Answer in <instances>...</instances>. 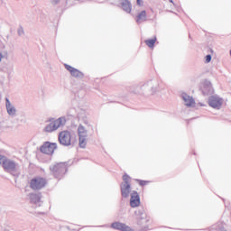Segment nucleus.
Instances as JSON below:
<instances>
[{"mask_svg": "<svg viewBox=\"0 0 231 231\" xmlns=\"http://www.w3.org/2000/svg\"><path fill=\"white\" fill-rule=\"evenodd\" d=\"M2 167L5 172H7V174H10L14 178H19L21 176V165L7 157L3 161Z\"/></svg>", "mask_w": 231, "mask_h": 231, "instance_id": "nucleus-1", "label": "nucleus"}, {"mask_svg": "<svg viewBox=\"0 0 231 231\" xmlns=\"http://www.w3.org/2000/svg\"><path fill=\"white\" fill-rule=\"evenodd\" d=\"M46 122H50V124L46 125L44 127V133H53L57 131L59 127H64V125H66V117H59L58 119L51 117Z\"/></svg>", "mask_w": 231, "mask_h": 231, "instance_id": "nucleus-2", "label": "nucleus"}, {"mask_svg": "<svg viewBox=\"0 0 231 231\" xmlns=\"http://www.w3.org/2000/svg\"><path fill=\"white\" fill-rule=\"evenodd\" d=\"M51 174L57 180H60L66 172H68V166L66 162H58L50 166Z\"/></svg>", "mask_w": 231, "mask_h": 231, "instance_id": "nucleus-3", "label": "nucleus"}, {"mask_svg": "<svg viewBox=\"0 0 231 231\" xmlns=\"http://www.w3.org/2000/svg\"><path fill=\"white\" fill-rule=\"evenodd\" d=\"M129 180H131V177L127 173H125L123 175V182L120 184L122 198H129V194H131V182Z\"/></svg>", "mask_w": 231, "mask_h": 231, "instance_id": "nucleus-4", "label": "nucleus"}, {"mask_svg": "<svg viewBox=\"0 0 231 231\" xmlns=\"http://www.w3.org/2000/svg\"><path fill=\"white\" fill-rule=\"evenodd\" d=\"M48 181L46 179L41 176L34 177L30 181V189L32 190H42V189H44L46 187Z\"/></svg>", "mask_w": 231, "mask_h": 231, "instance_id": "nucleus-5", "label": "nucleus"}, {"mask_svg": "<svg viewBox=\"0 0 231 231\" xmlns=\"http://www.w3.org/2000/svg\"><path fill=\"white\" fill-rule=\"evenodd\" d=\"M140 88L141 91H143L144 93H152V95H154V93L158 91V80L151 79L141 86Z\"/></svg>", "mask_w": 231, "mask_h": 231, "instance_id": "nucleus-6", "label": "nucleus"}, {"mask_svg": "<svg viewBox=\"0 0 231 231\" xmlns=\"http://www.w3.org/2000/svg\"><path fill=\"white\" fill-rule=\"evenodd\" d=\"M58 140L63 147H69L71 145V132L64 130L59 133Z\"/></svg>", "mask_w": 231, "mask_h": 231, "instance_id": "nucleus-7", "label": "nucleus"}, {"mask_svg": "<svg viewBox=\"0 0 231 231\" xmlns=\"http://www.w3.org/2000/svg\"><path fill=\"white\" fill-rule=\"evenodd\" d=\"M55 149H57V143H51L50 141L44 142L43 145L40 147L42 154H48L49 156L55 152Z\"/></svg>", "mask_w": 231, "mask_h": 231, "instance_id": "nucleus-8", "label": "nucleus"}, {"mask_svg": "<svg viewBox=\"0 0 231 231\" xmlns=\"http://www.w3.org/2000/svg\"><path fill=\"white\" fill-rule=\"evenodd\" d=\"M208 106L213 109H221V106H223V98L219 96H210L208 97Z\"/></svg>", "mask_w": 231, "mask_h": 231, "instance_id": "nucleus-9", "label": "nucleus"}, {"mask_svg": "<svg viewBox=\"0 0 231 231\" xmlns=\"http://www.w3.org/2000/svg\"><path fill=\"white\" fill-rule=\"evenodd\" d=\"M113 230H119V231H134V229L131 228V226H126L125 223L122 222H113L110 226Z\"/></svg>", "mask_w": 231, "mask_h": 231, "instance_id": "nucleus-10", "label": "nucleus"}, {"mask_svg": "<svg viewBox=\"0 0 231 231\" xmlns=\"http://www.w3.org/2000/svg\"><path fill=\"white\" fill-rule=\"evenodd\" d=\"M201 91L205 97L214 93V89H212V83L208 79H205L202 83Z\"/></svg>", "mask_w": 231, "mask_h": 231, "instance_id": "nucleus-11", "label": "nucleus"}, {"mask_svg": "<svg viewBox=\"0 0 231 231\" xmlns=\"http://www.w3.org/2000/svg\"><path fill=\"white\" fill-rule=\"evenodd\" d=\"M134 214L138 219L137 224L138 225H143V222L145 221V217H147V214L145 213V209L143 207L138 208L135 211Z\"/></svg>", "mask_w": 231, "mask_h": 231, "instance_id": "nucleus-12", "label": "nucleus"}, {"mask_svg": "<svg viewBox=\"0 0 231 231\" xmlns=\"http://www.w3.org/2000/svg\"><path fill=\"white\" fill-rule=\"evenodd\" d=\"M130 207L132 208H136V207H140V195L138 191H133L130 199Z\"/></svg>", "mask_w": 231, "mask_h": 231, "instance_id": "nucleus-13", "label": "nucleus"}, {"mask_svg": "<svg viewBox=\"0 0 231 231\" xmlns=\"http://www.w3.org/2000/svg\"><path fill=\"white\" fill-rule=\"evenodd\" d=\"M29 198L32 205H36V207H41L42 205V201L41 200L42 195L41 193H31Z\"/></svg>", "mask_w": 231, "mask_h": 231, "instance_id": "nucleus-14", "label": "nucleus"}, {"mask_svg": "<svg viewBox=\"0 0 231 231\" xmlns=\"http://www.w3.org/2000/svg\"><path fill=\"white\" fill-rule=\"evenodd\" d=\"M5 107L9 116H15L17 109H15V106H13L8 97H5Z\"/></svg>", "mask_w": 231, "mask_h": 231, "instance_id": "nucleus-15", "label": "nucleus"}, {"mask_svg": "<svg viewBox=\"0 0 231 231\" xmlns=\"http://www.w3.org/2000/svg\"><path fill=\"white\" fill-rule=\"evenodd\" d=\"M121 8L125 12L126 14H131L133 11V4H131V1L129 0H121Z\"/></svg>", "mask_w": 231, "mask_h": 231, "instance_id": "nucleus-16", "label": "nucleus"}, {"mask_svg": "<svg viewBox=\"0 0 231 231\" xmlns=\"http://www.w3.org/2000/svg\"><path fill=\"white\" fill-rule=\"evenodd\" d=\"M182 100L185 102V106L187 107H192L193 104H196L194 101V97L187 95V93H182L181 94Z\"/></svg>", "mask_w": 231, "mask_h": 231, "instance_id": "nucleus-17", "label": "nucleus"}, {"mask_svg": "<svg viewBox=\"0 0 231 231\" xmlns=\"http://www.w3.org/2000/svg\"><path fill=\"white\" fill-rule=\"evenodd\" d=\"M135 21H136L137 24H140V23H143V22L147 21V12L145 10L141 11L137 14Z\"/></svg>", "mask_w": 231, "mask_h": 231, "instance_id": "nucleus-18", "label": "nucleus"}, {"mask_svg": "<svg viewBox=\"0 0 231 231\" xmlns=\"http://www.w3.org/2000/svg\"><path fill=\"white\" fill-rule=\"evenodd\" d=\"M86 134H79V147L81 149H86V145H88V142H86Z\"/></svg>", "mask_w": 231, "mask_h": 231, "instance_id": "nucleus-19", "label": "nucleus"}, {"mask_svg": "<svg viewBox=\"0 0 231 231\" xmlns=\"http://www.w3.org/2000/svg\"><path fill=\"white\" fill-rule=\"evenodd\" d=\"M70 75L75 79H84V73L77 69H74V71Z\"/></svg>", "mask_w": 231, "mask_h": 231, "instance_id": "nucleus-20", "label": "nucleus"}, {"mask_svg": "<svg viewBox=\"0 0 231 231\" xmlns=\"http://www.w3.org/2000/svg\"><path fill=\"white\" fill-rule=\"evenodd\" d=\"M156 37H154L153 39H148L145 40L144 42L146 44V46H148V48H152L154 46V44H156Z\"/></svg>", "mask_w": 231, "mask_h": 231, "instance_id": "nucleus-21", "label": "nucleus"}, {"mask_svg": "<svg viewBox=\"0 0 231 231\" xmlns=\"http://www.w3.org/2000/svg\"><path fill=\"white\" fill-rule=\"evenodd\" d=\"M88 130H86V127L84 125H79L78 127V134L80 136V134H87Z\"/></svg>", "mask_w": 231, "mask_h": 231, "instance_id": "nucleus-22", "label": "nucleus"}, {"mask_svg": "<svg viewBox=\"0 0 231 231\" xmlns=\"http://www.w3.org/2000/svg\"><path fill=\"white\" fill-rule=\"evenodd\" d=\"M17 35L18 37H24V28L23 27V25H19L17 29Z\"/></svg>", "mask_w": 231, "mask_h": 231, "instance_id": "nucleus-23", "label": "nucleus"}, {"mask_svg": "<svg viewBox=\"0 0 231 231\" xmlns=\"http://www.w3.org/2000/svg\"><path fill=\"white\" fill-rule=\"evenodd\" d=\"M65 69H67V71H69L70 75L71 73H73L75 68H73L72 66L69 65V64H65Z\"/></svg>", "mask_w": 231, "mask_h": 231, "instance_id": "nucleus-24", "label": "nucleus"}, {"mask_svg": "<svg viewBox=\"0 0 231 231\" xmlns=\"http://www.w3.org/2000/svg\"><path fill=\"white\" fill-rule=\"evenodd\" d=\"M136 181H138L140 187H145V185H147V183H149L147 180H136Z\"/></svg>", "mask_w": 231, "mask_h": 231, "instance_id": "nucleus-25", "label": "nucleus"}, {"mask_svg": "<svg viewBox=\"0 0 231 231\" xmlns=\"http://www.w3.org/2000/svg\"><path fill=\"white\" fill-rule=\"evenodd\" d=\"M211 60H212V55L210 54L206 55L205 57L206 64H208V62H210Z\"/></svg>", "mask_w": 231, "mask_h": 231, "instance_id": "nucleus-26", "label": "nucleus"}, {"mask_svg": "<svg viewBox=\"0 0 231 231\" xmlns=\"http://www.w3.org/2000/svg\"><path fill=\"white\" fill-rule=\"evenodd\" d=\"M6 159V156L0 154V165L3 167V162Z\"/></svg>", "mask_w": 231, "mask_h": 231, "instance_id": "nucleus-27", "label": "nucleus"}, {"mask_svg": "<svg viewBox=\"0 0 231 231\" xmlns=\"http://www.w3.org/2000/svg\"><path fill=\"white\" fill-rule=\"evenodd\" d=\"M51 5H53V6L59 5V3H60V0H51Z\"/></svg>", "mask_w": 231, "mask_h": 231, "instance_id": "nucleus-28", "label": "nucleus"}, {"mask_svg": "<svg viewBox=\"0 0 231 231\" xmlns=\"http://www.w3.org/2000/svg\"><path fill=\"white\" fill-rule=\"evenodd\" d=\"M136 4L138 6H143V2H142V0H136Z\"/></svg>", "mask_w": 231, "mask_h": 231, "instance_id": "nucleus-29", "label": "nucleus"}, {"mask_svg": "<svg viewBox=\"0 0 231 231\" xmlns=\"http://www.w3.org/2000/svg\"><path fill=\"white\" fill-rule=\"evenodd\" d=\"M3 60V53L0 52V62Z\"/></svg>", "mask_w": 231, "mask_h": 231, "instance_id": "nucleus-30", "label": "nucleus"}, {"mask_svg": "<svg viewBox=\"0 0 231 231\" xmlns=\"http://www.w3.org/2000/svg\"><path fill=\"white\" fill-rule=\"evenodd\" d=\"M171 3H172V4H174V1H172V0H169Z\"/></svg>", "mask_w": 231, "mask_h": 231, "instance_id": "nucleus-31", "label": "nucleus"}, {"mask_svg": "<svg viewBox=\"0 0 231 231\" xmlns=\"http://www.w3.org/2000/svg\"><path fill=\"white\" fill-rule=\"evenodd\" d=\"M142 230H144V231H146L147 230V227H144L143 229H142Z\"/></svg>", "mask_w": 231, "mask_h": 231, "instance_id": "nucleus-32", "label": "nucleus"}]
</instances>
